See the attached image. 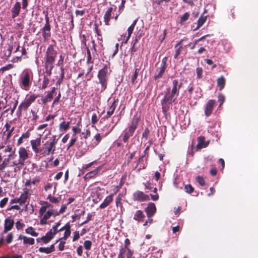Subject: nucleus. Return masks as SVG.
<instances>
[{"instance_id": "obj_39", "label": "nucleus", "mask_w": 258, "mask_h": 258, "mask_svg": "<svg viewBox=\"0 0 258 258\" xmlns=\"http://www.w3.org/2000/svg\"><path fill=\"white\" fill-rule=\"evenodd\" d=\"M54 67L53 64L45 63V69L46 76L48 78L51 75V71Z\"/></svg>"}, {"instance_id": "obj_42", "label": "nucleus", "mask_w": 258, "mask_h": 258, "mask_svg": "<svg viewBox=\"0 0 258 258\" xmlns=\"http://www.w3.org/2000/svg\"><path fill=\"white\" fill-rule=\"evenodd\" d=\"M10 160L9 159L5 158L0 165V171H5V169L7 167L10 166Z\"/></svg>"}, {"instance_id": "obj_28", "label": "nucleus", "mask_w": 258, "mask_h": 258, "mask_svg": "<svg viewBox=\"0 0 258 258\" xmlns=\"http://www.w3.org/2000/svg\"><path fill=\"white\" fill-rule=\"evenodd\" d=\"M113 196V194H111L106 197L103 203L100 205L99 208L100 209H104L107 207L112 202Z\"/></svg>"}, {"instance_id": "obj_35", "label": "nucleus", "mask_w": 258, "mask_h": 258, "mask_svg": "<svg viewBox=\"0 0 258 258\" xmlns=\"http://www.w3.org/2000/svg\"><path fill=\"white\" fill-rule=\"evenodd\" d=\"M217 86L219 87V90H222L225 87L226 80L223 76H221L217 79Z\"/></svg>"}, {"instance_id": "obj_54", "label": "nucleus", "mask_w": 258, "mask_h": 258, "mask_svg": "<svg viewBox=\"0 0 258 258\" xmlns=\"http://www.w3.org/2000/svg\"><path fill=\"white\" fill-rule=\"evenodd\" d=\"M96 163V161H94L91 163H89V164L84 165L82 166V170H81L82 171V173H84L86 170H87L89 168H90L93 164Z\"/></svg>"}, {"instance_id": "obj_24", "label": "nucleus", "mask_w": 258, "mask_h": 258, "mask_svg": "<svg viewBox=\"0 0 258 258\" xmlns=\"http://www.w3.org/2000/svg\"><path fill=\"white\" fill-rule=\"evenodd\" d=\"M55 234L51 231H48L45 236L40 237L41 241L45 244L48 243L55 236Z\"/></svg>"}, {"instance_id": "obj_34", "label": "nucleus", "mask_w": 258, "mask_h": 258, "mask_svg": "<svg viewBox=\"0 0 258 258\" xmlns=\"http://www.w3.org/2000/svg\"><path fill=\"white\" fill-rule=\"evenodd\" d=\"M134 132L129 130L126 129L124 131V135L122 138V141L124 143H126L129 138L133 136L134 135Z\"/></svg>"}, {"instance_id": "obj_1", "label": "nucleus", "mask_w": 258, "mask_h": 258, "mask_svg": "<svg viewBox=\"0 0 258 258\" xmlns=\"http://www.w3.org/2000/svg\"><path fill=\"white\" fill-rule=\"evenodd\" d=\"M46 136H45L42 140V145L39 154L44 157L54 154L58 140L55 139V136H53V139L48 140H46Z\"/></svg>"}, {"instance_id": "obj_12", "label": "nucleus", "mask_w": 258, "mask_h": 258, "mask_svg": "<svg viewBox=\"0 0 258 258\" xmlns=\"http://www.w3.org/2000/svg\"><path fill=\"white\" fill-rule=\"evenodd\" d=\"M182 86V83L179 82L178 80L174 79L172 82V88H170V92L177 95L179 94V91Z\"/></svg>"}, {"instance_id": "obj_33", "label": "nucleus", "mask_w": 258, "mask_h": 258, "mask_svg": "<svg viewBox=\"0 0 258 258\" xmlns=\"http://www.w3.org/2000/svg\"><path fill=\"white\" fill-rule=\"evenodd\" d=\"M116 100L114 99L113 102L108 108L106 115L105 116V118H107L110 117L113 114L114 110L116 107Z\"/></svg>"}, {"instance_id": "obj_20", "label": "nucleus", "mask_w": 258, "mask_h": 258, "mask_svg": "<svg viewBox=\"0 0 258 258\" xmlns=\"http://www.w3.org/2000/svg\"><path fill=\"white\" fill-rule=\"evenodd\" d=\"M108 81L106 80L98 79V83L100 87L96 88L95 90L97 93H102L106 90L107 87Z\"/></svg>"}, {"instance_id": "obj_3", "label": "nucleus", "mask_w": 258, "mask_h": 258, "mask_svg": "<svg viewBox=\"0 0 258 258\" xmlns=\"http://www.w3.org/2000/svg\"><path fill=\"white\" fill-rule=\"evenodd\" d=\"M20 86L21 88L25 91H28L33 80V74L32 72L25 70L20 78Z\"/></svg>"}, {"instance_id": "obj_59", "label": "nucleus", "mask_w": 258, "mask_h": 258, "mask_svg": "<svg viewBox=\"0 0 258 258\" xmlns=\"http://www.w3.org/2000/svg\"><path fill=\"white\" fill-rule=\"evenodd\" d=\"M84 246L86 249L90 250L92 246V242L90 240H85L84 243Z\"/></svg>"}, {"instance_id": "obj_41", "label": "nucleus", "mask_w": 258, "mask_h": 258, "mask_svg": "<svg viewBox=\"0 0 258 258\" xmlns=\"http://www.w3.org/2000/svg\"><path fill=\"white\" fill-rule=\"evenodd\" d=\"M95 32L97 35V39L99 41L98 43L100 45L102 46L103 39L102 37V35L101 34V32L100 30L98 29V26L97 24H95Z\"/></svg>"}, {"instance_id": "obj_53", "label": "nucleus", "mask_w": 258, "mask_h": 258, "mask_svg": "<svg viewBox=\"0 0 258 258\" xmlns=\"http://www.w3.org/2000/svg\"><path fill=\"white\" fill-rule=\"evenodd\" d=\"M184 190L187 193L191 194L194 190V188L191 184H188L184 185Z\"/></svg>"}, {"instance_id": "obj_52", "label": "nucleus", "mask_w": 258, "mask_h": 258, "mask_svg": "<svg viewBox=\"0 0 258 258\" xmlns=\"http://www.w3.org/2000/svg\"><path fill=\"white\" fill-rule=\"evenodd\" d=\"M31 113L32 114V117L31 118V121L33 122H35L39 118V116L37 114V111L31 109L30 111Z\"/></svg>"}, {"instance_id": "obj_37", "label": "nucleus", "mask_w": 258, "mask_h": 258, "mask_svg": "<svg viewBox=\"0 0 258 258\" xmlns=\"http://www.w3.org/2000/svg\"><path fill=\"white\" fill-rule=\"evenodd\" d=\"M95 141L92 143V147L94 148L97 146L102 140V137L99 133H97L94 137Z\"/></svg>"}, {"instance_id": "obj_50", "label": "nucleus", "mask_w": 258, "mask_h": 258, "mask_svg": "<svg viewBox=\"0 0 258 258\" xmlns=\"http://www.w3.org/2000/svg\"><path fill=\"white\" fill-rule=\"evenodd\" d=\"M49 83V78L46 75H44L43 77V80L42 86H41V89H45V88H46L47 87Z\"/></svg>"}, {"instance_id": "obj_29", "label": "nucleus", "mask_w": 258, "mask_h": 258, "mask_svg": "<svg viewBox=\"0 0 258 258\" xmlns=\"http://www.w3.org/2000/svg\"><path fill=\"white\" fill-rule=\"evenodd\" d=\"M112 11L113 8L112 7L108 8L104 15V22L106 25H109V21L111 17V13Z\"/></svg>"}, {"instance_id": "obj_5", "label": "nucleus", "mask_w": 258, "mask_h": 258, "mask_svg": "<svg viewBox=\"0 0 258 258\" xmlns=\"http://www.w3.org/2000/svg\"><path fill=\"white\" fill-rule=\"evenodd\" d=\"M57 51L52 45H50L46 50L45 57V63L53 64L56 57Z\"/></svg>"}, {"instance_id": "obj_45", "label": "nucleus", "mask_w": 258, "mask_h": 258, "mask_svg": "<svg viewBox=\"0 0 258 258\" xmlns=\"http://www.w3.org/2000/svg\"><path fill=\"white\" fill-rule=\"evenodd\" d=\"M189 16L190 13L189 12L185 13L180 18V24L183 25L189 19Z\"/></svg>"}, {"instance_id": "obj_62", "label": "nucleus", "mask_w": 258, "mask_h": 258, "mask_svg": "<svg viewBox=\"0 0 258 258\" xmlns=\"http://www.w3.org/2000/svg\"><path fill=\"white\" fill-rule=\"evenodd\" d=\"M196 73L197 75V78L201 79L202 78L203 69L202 68L198 67L196 69Z\"/></svg>"}, {"instance_id": "obj_44", "label": "nucleus", "mask_w": 258, "mask_h": 258, "mask_svg": "<svg viewBox=\"0 0 258 258\" xmlns=\"http://www.w3.org/2000/svg\"><path fill=\"white\" fill-rule=\"evenodd\" d=\"M93 66L92 65L91 66L89 67L87 69V73L86 74V77H87V81H89L91 80V79L93 77V74L91 73L92 71L93 70Z\"/></svg>"}, {"instance_id": "obj_27", "label": "nucleus", "mask_w": 258, "mask_h": 258, "mask_svg": "<svg viewBox=\"0 0 258 258\" xmlns=\"http://www.w3.org/2000/svg\"><path fill=\"white\" fill-rule=\"evenodd\" d=\"M18 239H23V244L25 245H33L35 242V240L33 238L28 237L26 236H24L22 235H20Z\"/></svg>"}, {"instance_id": "obj_17", "label": "nucleus", "mask_w": 258, "mask_h": 258, "mask_svg": "<svg viewBox=\"0 0 258 258\" xmlns=\"http://www.w3.org/2000/svg\"><path fill=\"white\" fill-rule=\"evenodd\" d=\"M19 158L25 164V161L29 158L28 151L23 147H20L18 151Z\"/></svg>"}, {"instance_id": "obj_23", "label": "nucleus", "mask_w": 258, "mask_h": 258, "mask_svg": "<svg viewBox=\"0 0 258 258\" xmlns=\"http://www.w3.org/2000/svg\"><path fill=\"white\" fill-rule=\"evenodd\" d=\"M50 209L46 211V212L42 215V218L40 220L39 224L45 225L48 223L47 220L52 216Z\"/></svg>"}, {"instance_id": "obj_38", "label": "nucleus", "mask_w": 258, "mask_h": 258, "mask_svg": "<svg viewBox=\"0 0 258 258\" xmlns=\"http://www.w3.org/2000/svg\"><path fill=\"white\" fill-rule=\"evenodd\" d=\"M70 124V122L62 121L59 124V130L61 132H66L69 128Z\"/></svg>"}, {"instance_id": "obj_47", "label": "nucleus", "mask_w": 258, "mask_h": 258, "mask_svg": "<svg viewBox=\"0 0 258 258\" xmlns=\"http://www.w3.org/2000/svg\"><path fill=\"white\" fill-rule=\"evenodd\" d=\"M47 199L48 200H49V201L51 203H55V204L58 203L60 202V200H61V198L60 197L55 198V197H54L52 196L51 194H50V195H49L48 196Z\"/></svg>"}, {"instance_id": "obj_60", "label": "nucleus", "mask_w": 258, "mask_h": 258, "mask_svg": "<svg viewBox=\"0 0 258 258\" xmlns=\"http://www.w3.org/2000/svg\"><path fill=\"white\" fill-rule=\"evenodd\" d=\"M71 233V230H65L63 236L60 238V240H66L70 236Z\"/></svg>"}, {"instance_id": "obj_21", "label": "nucleus", "mask_w": 258, "mask_h": 258, "mask_svg": "<svg viewBox=\"0 0 258 258\" xmlns=\"http://www.w3.org/2000/svg\"><path fill=\"white\" fill-rule=\"evenodd\" d=\"M24 165L25 164L23 163V162L19 158L18 160H14L12 162V164L10 165V166L15 167L14 168V171L17 172L20 171Z\"/></svg>"}, {"instance_id": "obj_7", "label": "nucleus", "mask_w": 258, "mask_h": 258, "mask_svg": "<svg viewBox=\"0 0 258 258\" xmlns=\"http://www.w3.org/2000/svg\"><path fill=\"white\" fill-rule=\"evenodd\" d=\"M167 58L166 57H164L162 59L160 66L159 67L157 68L155 75L154 76L155 80H156L162 78L167 68Z\"/></svg>"}, {"instance_id": "obj_51", "label": "nucleus", "mask_w": 258, "mask_h": 258, "mask_svg": "<svg viewBox=\"0 0 258 258\" xmlns=\"http://www.w3.org/2000/svg\"><path fill=\"white\" fill-rule=\"evenodd\" d=\"M12 103L13 104V106H12V107H11V115H12L14 113L15 109H16L18 103V100H15L14 102L11 101V103H10L8 105V106H10Z\"/></svg>"}, {"instance_id": "obj_13", "label": "nucleus", "mask_w": 258, "mask_h": 258, "mask_svg": "<svg viewBox=\"0 0 258 258\" xmlns=\"http://www.w3.org/2000/svg\"><path fill=\"white\" fill-rule=\"evenodd\" d=\"M144 156H140L136 162V166L133 168V170L137 169L140 172L142 169H145L147 165V162L144 163Z\"/></svg>"}, {"instance_id": "obj_4", "label": "nucleus", "mask_w": 258, "mask_h": 258, "mask_svg": "<svg viewBox=\"0 0 258 258\" xmlns=\"http://www.w3.org/2000/svg\"><path fill=\"white\" fill-rule=\"evenodd\" d=\"M39 97V95L32 94L27 95L23 101L18 106V110L20 111L22 110L26 111L30 106Z\"/></svg>"}, {"instance_id": "obj_56", "label": "nucleus", "mask_w": 258, "mask_h": 258, "mask_svg": "<svg viewBox=\"0 0 258 258\" xmlns=\"http://www.w3.org/2000/svg\"><path fill=\"white\" fill-rule=\"evenodd\" d=\"M60 221H58L55 223V225L52 226V228L50 230L56 234L57 233V228L60 225Z\"/></svg>"}, {"instance_id": "obj_19", "label": "nucleus", "mask_w": 258, "mask_h": 258, "mask_svg": "<svg viewBox=\"0 0 258 258\" xmlns=\"http://www.w3.org/2000/svg\"><path fill=\"white\" fill-rule=\"evenodd\" d=\"M140 121V117L138 116L137 115H135L132 120L129 124L128 129L133 131L135 132V130L137 129L139 123Z\"/></svg>"}, {"instance_id": "obj_30", "label": "nucleus", "mask_w": 258, "mask_h": 258, "mask_svg": "<svg viewBox=\"0 0 258 258\" xmlns=\"http://www.w3.org/2000/svg\"><path fill=\"white\" fill-rule=\"evenodd\" d=\"M101 168V166H99L97 168H96L95 170L86 174V175L84 177V180H87L89 179H90L95 176L98 174Z\"/></svg>"}, {"instance_id": "obj_10", "label": "nucleus", "mask_w": 258, "mask_h": 258, "mask_svg": "<svg viewBox=\"0 0 258 258\" xmlns=\"http://www.w3.org/2000/svg\"><path fill=\"white\" fill-rule=\"evenodd\" d=\"M216 101L213 99H210L207 102L205 107V114L207 117L212 113Z\"/></svg>"}, {"instance_id": "obj_40", "label": "nucleus", "mask_w": 258, "mask_h": 258, "mask_svg": "<svg viewBox=\"0 0 258 258\" xmlns=\"http://www.w3.org/2000/svg\"><path fill=\"white\" fill-rule=\"evenodd\" d=\"M25 233L35 237L37 236L39 234L38 232H36L35 231V229L32 226H29L27 229H26Z\"/></svg>"}, {"instance_id": "obj_25", "label": "nucleus", "mask_w": 258, "mask_h": 258, "mask_svg": "<svg viewBox=\"0 0 258 258\" xmlns=\"http://www.w3.org/2000/svg\"><path fill=\"white\" fill-rule=\"evenodd\" d=\"M206 12V10H205V12L203 14H202L200 18H199L197 21V26L196 28L194 29V31H196L199 29L200 27H201L206 22L207 19V16H205L204 13Z\"/></svg>"}, {"instance_id": "obj_63", "label": "nucleus", "mask_w": 258, "mask_h": 258, "mask_svg": "<svg viewBox=\"0 0 258 258\" xmlns=\"http://www.w3.org/2000/svg\"><path fill=\"white\" fill-rule=\"evenodd\" d=\"M82 135L85 139H87L91 136V132L89 129H87L85 132H82Z\"/></svg>"}, {"instance_id": "obj_26", "label": "nucleus", "mask_w": 258, "mask_h": 258, "mask_svg": "<svg viewBox=\"0 0 258 258\" xmlns=\"http://www.w3.org/2000/svg\"><path fill=\"white\" fill-rule=\"evenodd\" d=\"M137 19L134 20L133 22V23L132 24V25L128 28L127 29V36L126 38L125 39H124L123 40V42L124 43H127L128 40L130 39L131 36V35L134 30V28H135V27L137 24Z\"/></svg>"}, {"instance_id": "obj_48", "label": "nucleus", "mask_w": 258, "mask_h": 258, "mask_svg": "<svg viewBox=\"0 0 258 258\" xmlns=\"http://www.w3.org/2000/svg\"><path fill=\"white\" fill-rule=\"evenodd\" d=\"M140 71L139 68H136L135 72L131 77V82L132 84H135L136 80L138 77L139 72Z\"/></svg>"}, {"instance_id": "obj_32", "label": "nucleus", "mask_w": 258, "mask_h": 258, "mask_svg": "<svg viewBox=\"0 0 258 258\" xmlns=\"http://www.w3.org/2000/svg\"><path fill=\"white\" fill-rule=\"evenodd\" d=\"M145 216L143 212L141 210H138L136 212L134 215V220L137 221L138 222H143Z\"/></svg>"}, {"instance_id": "obj_2", "label": "nucleus", "mask_w": 258, "mask_h": 258, "mask_svg": "<svg viewBox=\"0 0 258 258\" xmlns=\"http://www.w3.org/2000/svg\"><path fill=\"white\" fill-rule=\"evenodd\" d=\"M178 96L170 92V88L164 92V96L161 100L162 111L164 113L169 110L172 103H177V98Z\"/></svg>"}, {"instance_id": "obj_55", "label": "nucleus", "mask_w": 258, "mask_h": 258, "mask_svg": "<svg viewBox=\"0 0 258 258\" xmlns=\"http://www.w3.org/2000/svg\"><path fill=\"white\" fill-rule=\"evenodd\" d=\"M80 122H81L80 121L79 122H78L77 123V126H75L73 127L72 131L73 132V134H75L77 136V134H80L81 133V130L79 127V123Z\"/></svg>"}, {"instance_id": "obj_14", "label": "nucleus", "mask_w": 258, "mask_h": 258, "mask_svg": "<svg viewBox=\"0 0 258 258\" xmlns=\"http://www.w3.org/2000/svg\"><path fill=\"white\" fill-rule=\"evenodd\" d=\"M40 204L42 205L41 207L39 210V217L42 216V215L46 212L48 209H53V206L47 201H41Z\"/></svg>"}, {"instance_id": "obj_49", "label": "nucleus", "mask_w": 258, "mask_h": 258, "mask_svg": "<svg viewBox=\"0 0 258 258\" xmlns=\"http://www.w3.org/2000/svg\"><path fill=\"white\" fill-rule=\"evenodd\" d=\"M78 139V137L75 134H73L71 139L70 140L69 146H68L67 150H69L71 147L74 146Z\"/></svg>"}, {"instance_id": "obj_11", "label": "nucleus", "mask_w": 258, "mask_h": 258, "mask_svg": "<svg viewBox=\"0 0 258 258\" xmlns=\"http://www.w3.org/2000/svg\"><path fill=\"white\" fill-rule=\"evenodd\" d=\"M134 251L129 248L121 247L117 258H131Z\"/></svg>"}, {"instance_id": "obj_22", "label": "nucleus", "mask_w": 258, "mask_h": 258, "mask_svg": "<svg viewBox=\"0 0 258 258\" xmlns=\"http://www.w3.org/2000/svg\"><path fill=\"white\" fill-rule=\"evenodd\" d=\"M51 26H43L41 29L42 36L44 41H47L51 36Z\"/></svg>"}, {"instance_id": "obj_57", "label": "nucleus", "mask_w": 258, "mask_h": 258, "mask_svg": "<svg viewBox=\"0 0 258 258\" xmlns=\"http://www.w3.org/2000/svg\"><path fill=\"white\" fill-rule=\"evenodd\" d=\"M196 180L201 186H204L205 184V179L203 177L198 176L196 177Z\"/></svg>"}, {"instance_id": "obj_31", "label": "nucleus", "mask_w": 258, "mask_h": 258, "mask_svg": "<svg viewBox=\"0 0 258 258\" xmlns=\"http://www.w3.org/2000/svg\"><path fill=\"white\" fill-rule=\"evenodd\" d=\"M198 144L197 148L198 149H202L208 146L209 143H205V138L204 136H200L197 139Z\"/></svg>"}, {"instance_id": "obj_36", "label": "nucleus", "mask_w": 258, "mask_h": 258, "mask_svg": "<svg viewBox=\"0 0 258 258\" xmlns=\"http://www.w3.org/2000/svg\"><path fill=\"white\" fill-rule=\"evenodd\" d=\"M53 98V95L47 92V94L41 100L43 104L46 105L48 102H50Z\"/></svg>"}, {"instance_id": "obj_64", "label": "nucleus", "mask_w": 258, "mask_h": 258, "mask_svg": "<svg viewBox=\"0 0 258 258\" xmlns=\"http://www.w3.org/2000/svg\"><path fill=\"white\" fill-rule=\"evenodd\" d=\"M98 121V118L96 113H93L91 117V123L93 125L97 123Z\"/></svg>"}, {"instance_id": "obj_61", "label": "nucleus", "mask_w": 258, "mask_h": 258, "mask_svg": "<svg viewBox=\"0 0 258 258\" xmlns=\"http://www.w3.org/2000/svg\"><path fill=\"white\" fill-rule=\"evenodd\" d=\"M60 97H61V93L60 92H59L57 96L54 98V99L52 103V107H53L55 104H57L59 102Z\"/></svg>"}, {"instance_id": "obj_15", "label": "nucleus", "mask_w": 258, "mask_h": 258, "mask_svg": "<svg viewBox=\"0 0 258 258\" xmlns=\"http://www.w3.org/2000/svg\"><path fill=\"white\" fill-rule=\"evenodd\" d=\"M14 221L11 217L7 218L5 220L4 230L3 233H7L11 230L14 226Z\"/></svg>"}, {"instance_id": "obj_16", "label": "nucleus", "mask_w": 258, "mask_h": 258, "mask_svg": "<svg viewBox=\"0 0 258 258\" xmlns=\"http://www.w3.org/2000/svg\"><path fill=\"white\" fill-rule=\"evenodd\" d=\"M21 9V6L20 3L19 2H16L11 10L12 18L14 19L19 15Z\"/></svg>"}, {"instance_id": "obj_6", "label": "nucleus", "mask_w": 258, "mask_h": 258, "mask_svg": "<svg viewBox=\"0 0 258 258\" xmlns=\"http://www.w3.org/2000/svg\"><path fill=\"white\" fill-rule=\"evenodd\" d=\"M111 72L110 63H105L103 64V68L99 71L97 78L98 79L108 80Z\"/></svg>"}, {"instance_id": "obj_9", "label": "nucleus", "mask_w": 258, "mask_h": 258, "mask_svg": "<svg viewBox=\"0 0 258 258\" xmlns=\"http://www.w3.org/2000/svg\"><path fill=\"white\" fill-rule=\"evenodd\" d=\"M41 136H40L39 137L30 141L32 149L36 154H40L41 152V148H39V146L41 145Z\"/></svg>"}, {"instance_id": "obj_8", "label": "nucleus", "mask_w": 258, "mask_h": 258, "mask_svg": "<svg viewBox=\"0 0 258 258\" xmlns=\"http://www.w3.org/2000/svg\"><path fill=\"white\" fill-rule=\"evenodd\" d=\"M133 199L134 201L139 202L148 201L150 200L148 195L140 190H137L133 194Z\"/></svg>"}, {"instance_id": "obj_58", "label": "nucleus", "mask_w": 258, "mask_h": 258, "mask_svg": "<svg viewBox=\"0 0 258 258\" xmlns=\"http://www.w3.org/2000/svg\"><path fill=\"white\" fill-rule=\"evenodd\" d=\"M13 237H14V235H13V233H12V232L9 233L8 234V235L5 239L7 243L8 244L11 243L13 241Z\"/></svg>"}, {"instance_id": "obj_46", "label": "nucleus", "mask_w": 258, "mask_h": 258, "mask_svg": "<svg viewBox=\"0 0 258 258\" xmlns=\"http://www.w3.org/2000/svg\"><path fill=\"white\" fill-rule=\"evenodd\" d=\"M171 0H153L155 4L158 6L162 5L164 6H167L168 4L170 2Z\"/></svg>"}, {"instance_id": "obj_43", "label": "nucleus", "mask_w": 258, "mask_h": 258, "mask_svg": "<svg viewBox=\"0 0 258 258\" xmlns=\"http://www.w3.org/2000/svg\"><path fill=\"white\" fill-rule=\"evenodd\" d=\"M28 198V192L25 191L22 194L21 196L19 198L20 201V205H22L25 203L27 199Z\"/></svg>"}, {"instance_id": "obj_18", "label": "nucleus", "mask_w": 258, "mask_h": 258, "mask_svg": "<svg viewBox=\"0 0 258 258\" xmlns=\"http://www.w3.org/2000/svg\"><path fill=\"white\" fill-rule=\"evenodd\" d=\"M145 212L148 218L152 217L156 212V207L154 203L150 202L145 209Z\"/></svg>"}]
</instances>
